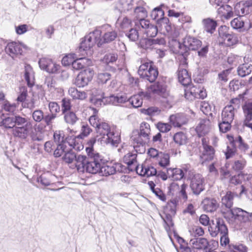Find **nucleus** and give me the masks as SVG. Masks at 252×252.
Here are the masks:
<instances>
[{
    "label": "nucleus",
    "instance_id": "nucleus-21",
    "mask_svg": "<svg viewBox=\"0 0 252 252\" xmlns=\"http://www.w3.org/2000/svg\"><path fill=\"white\" fill-rule=\"evenodd\" d=\"M116 173L115 163H105L104 159L102 158V166L101 167L100 176H108L113 175Z\"/></svg>",
    "mask_w": 252,
    "mask_h": 252
},
{
    "label": "nucleus",
    "instance_id": "nucleus-54",
    "mask_svg": "<svg viewBox=\"0 0 252 252\" xmlns=\"http://www.w3.org/2000/svg\"><path fill=\"white\" fill-rule=\"evenodd\" d=\"M19 94L17 98V100L23 103L27 100L26 99L28 95L27 89L25 87H21L19 88Z\"/></svg>",
    "mask_w": 252,
    "mask_h": 252
},
{
    "label": "nucleus",
    "instance_id": "nucleus-8",
    "mask_svg": "<svg viewBox=\"0 0 252 252\" xmlns=\"http://www.w3.org/2000/svg\"><path fill=\"white\" fill-rule=\"evenodd\" d=\"M189 174L191 175L189 178L190 180V188L193 194L199 195L205 189L204 179L200 174L193 175L192 172L189 171Z\"/></svg>",
    "mask_w": 252,
    "mask_h": 252
},
{
    "label": "nucleus",
    "instance_id": "nucleus-35",
    "mask_svg": "<svg viewBox=\"0 0 252 252\" xmlns=\"http://www.w3.org/2000/svg\"><path fill=\"white\" fill-rule=\"evenodd\" d=\"M25 79L29 87H32L34 84L33 71L30 65L25 66Z\"/></svg>",
    "mask_w": 252,
    "mask_h": 252
},
{
    "label": "nucleus",
    "instance_id": "nucleus-43",
    "mask_svg": "<svg viewBox=\"0 0 252 252\" xmlns=\"http://www.w3.org/2000/svg\"><path fill=\"white\" fill-rule=\"evenodd\" d=\"M173 140L176 144L180 146L186 143L187 138L183 132H179L175 134Z\"/></svg>",
    "mask_w": 252,
    "mask_h": 252
},
{
    "label": "nucleus",
    "instance_id": "nucleus-45",
    "mask_svg": "<svg viewBox=\"0 0 252 252\" xmlns=\"http://www.w3.org/2000/svg\"><path fill=\"white\" fill-rule=\"evenodd\" d=\"M140 130V131L139 132V134L142 136H144L145 138H146L149 140V134L150 132V127L149 124L147 123H142L141 124Z\"/></svg>",
    "mask_w": 252,
    "mask_h": 252
},
{
    "label": "nucleus",
    "instance_id": "nucleus-13",
    "mask_svg": "<svg viewBox=\"0 0 252 252\" xmlns=\"http://www.w3.org/2000/svg\"><path fill=\"white\" fill-rule=\"evenodd\" d=\"M206 139L204 138L202 139V143L203 147V151L200 156L202 163L208 161L212 160L214 157L215 150L214 148L205 143Z\"/></svg>",
    "mask_w": 252,
    "mask_h": 252
},
{
    "label": "nucleus",
    "instance_id": "nucleus-46",
    "mask_svg": "<svg viewBox=\"0 0 252 252\" xmlns=\"http://www.w3.org/2000/svg\"><path fill=\"white\" fill-rule=\"evenodd\" d=\"M126 35L131 41H136L139 37V33L137 30L136 29L130 28L127 31H124Z\"/></svg>",
    "mask_w": 252,
    "mask_h": 252
},
{
    "label": "nucleus",
    "instance_id": "nucleus-27",
    "mask_svg": "<svg viewBox=\"0 0 252 252\" xmlns=\"http://www.w3.org/2000/svg\"><path fill=\"white\" fill-rule=\"evenodd\" d=\"M107 102L113 105H117L120 103H124L127 101L128 98L126 94L122 95H111L108 97H105Z\"/></svg>",
    "mask_w": 252,
    "mask_h": 252
},
{
    "label": "nucleus",
    "instance_id": "nucleus-48",
    "mask_svg": "<svg viewBox=\"0 0 252 252\" xmlns=\"http://www.w3.org/2000/svg\"><path fill=\"white\" fill-rule=\"evenodd\" d=\"M164 12L161 10L158 6L155 7L151 12V17L153 20H155L157 21L158 19H160L164 17Z\"/></svg>",
    "mask_w": 252,
    "mask_h": 252
},
{
    "label": "nucleus",
    "instance_id": "nucleus-1",
    "mask_svg": "<svg viewBox=\"0 0 252 252\" xmlns=\"http://www.w3.org/2000/svg\"><path fill=\"white\" fill-rule=\"evenodd\" d=\"M0 126L6 129L12 128V133L14 137L26 140L30 131L32 129V123L27 118L19 115L8 116L0 112Z\"/></svg>",
    "mask_w": 252,
    "mask_h": 252
},
{
    "label": "nucleus",
    "instance_id": "nucleus-44",
    "mask_svg": "<svg viewBox=\"0 0 252 252\" xmlns=\"http://www.w3.org/2000/svg\"><path fill=\"white\" fill-rule=\"evenodd\" d=\"M118 59V55L114 53H109L106 54L102 61L103 63L109 65L110 64H113L115 63Z\"/></svg>",
    "mask_w": 252,
    "mask_h": 252
},
{
    "label": "nucleus",
    "instance_id": "nucleus-33",
    "mask_svg": "<svg viewBox=\"0 0 252 252\" xmlns=\"http://www.w3.org/2000/svg\"><path fill=\"white\" fill-rule=\"evenodd\" d=\"M157 26L161 30H165L167 32H170L172 30L171 24L169 22V20L167 17H163L161 19L158 20L156 22Z\"/></svg>",
    "mask_w": 252,
    "mask_h": 252
},
{
    "label": "nucleus",
    "instance_id": "nucleus-14",
    "mask_svg": "<svg viewBox=\"0 0 252 252\" xmlns=\"http://www.w3.org/2000/svg\"><path fill=\"white\" fill-rule=\"evenodd\" d=\"M152 92L160 96L167 95L169 91L167 89V85L163 81H158L150 86Z\"/></svg>",
    "mask_w": 252,
    "mask_h": 252
},
{
    "label": "nucleus",
    "instance_id": "nucleus-42",
    "mask_svg": "<svg viewBox=\"0 0 252 252\" xmlns=\"http://www.w3.org/2000/svg\"><path fill=\"white\" fill-rule=\"evenodd\" d=\"M160 97V102L163 107L167 109L172 107L173 98L169 93H167V95H162Z\"/></svg>",
    "mask_w": 252,
    "mask_h": 252
},
{
    "label": "nucleus",
    "instance_id": "nucleus-34",
    "mask_svg": "<svg viewBox=\"0 0 252 252\" xmlns=\"http://www.w3.org/2000/svg\"><path fill=\"white\" fill-rule=\"evenodd\" d=\"M235 194L228 191L226 192V194L221 198V203L222 205H224L226 208L231 209V207L233 204V199Z\"/></svg>",
    "mask_w": 252,
    "mask_h": 252
},
{
    "label": "nucleus",
    "instance_id": "nucleus-59",
    "mask_svg": "<svg viewBox=\"0 0 252 252\" xmlns=\"http://www.w3.org/2000/svg\"><path fill=\"white\" fill-rule=\"evenodd\" d=\"M161 156H160V160L159 161V165L163 167H166L170 163L169 156L167 154L160 153Z\"/></svg>",
    "mask_w": 252,
    "mask_h": 252
},
{
    "label": "nucleus",
    "instance_id": "nucleus-37",
    "mask_svg": "<svg viewBox=\"0 0 252 252\" xmlns=\"http://www.w3.org/2000/svg\"><path fill=\"white\" fill-rule=\"evenodd\" d=\"M232 32L226 26H222L219 29V38L222 43L224 44V41L227 39Z\"/></svg>",
    "mask_w": 252,
    "mask_h": 252
},
{
    "label": "nucleus",
    "instance_id": "nucleus-36",
    "mask_svg": "<svg viewBox=\"0 0 252 252\" xmlns=\"http://www.w3.org/2000/svg\"><path fill=\"white\" fill-rule=\"evenodd\" d=\"M63 114L64 121L68 125H74L79 120V118L73 111H71Z\"/></svg>",
    "mask_w": 252,
    "mask_h": 252
},
{
    "label": "nucleus",
    "instance_id": "nucleus-4",
    "mask_svg": "<svg viewBox=\"0 0 252 252\" xmlns=\"http://www.w3.org/2000/svg\"><path fill=\"white\" fill-rule=\"evenodd\" d=\"M208 230L212 237H220L221 246H226L229 244L228 230L223 219L218 218L211 220Z\"/></svg>",
    "mask_w": 252,
    "mask_h": 252
},
{
    "label": "nucleus",
    "instance_id": "nucleus-53",
    "mask_svg": "<svg viewBox=\"0 0 252 252\" xmlns=\"http://www.w3.org/2000/svg\"><path fill=\"white\" fill-rule=\"evenodd\" d=\"M44 116V115L43 111L40 109L35 110L32 113V119L37 123L43 121Z\"/></svg>",
    "mask_w": 252,
    "mask_h": 252
},
{
    "label": "nucleus",
    "instance_id": "nucleus-28",
    "mask_svg": "<svg viewBox=\"0 0 252 252\" xmlns=\"http://www.w3.org/2000/svg\"><path fill=\"white\" fill-rule=\"evenodd\" d=\"M92 61L86 58H80L74 60L72 66L75 70H79L90 66L92 64Z\"/></svg>",
    "mask_w": 252,
    "mask_h": 252
},
{
    "label": "nucleus",
    "instance_id": "nucleus-5",
    "mask_svg": "<svg viewBox=\"0 0 252 252\" xmlns=\"http://www.w3.org/2000/svg\"><path fill=\"white\" fill-rule=\"evenodd\" d=\"M102 29H105L107 31L101 36L102 31L99 29L94 31V34L95 39L97 41V46L101 47L104 43H109L118 37L117 32L113 30L109 25H104L101 27Z\"/></svg>",
    "mask_w": 252,
    "mask_h": 252
},
{
    "label": "nucleus",
    "instance_id": "nucleus-17",
    "mask_svg": "<svg viewBox=\"0 0 252 252\" xmlns=\"http://www.w3.org/2000/svg\"><path fill=\"white\" fill-rule=\"evenodd\" d=\"M169 121L174 126L180 127L187 124L189 119L187 116L184 113H177L172 115L169 117Z\"/></svg>",
    "mask_w": 252,
    "mask_h": 252
},
{
    "label": "nucleus",
    "instance_id": "nucleus-32",
    "mask_svg": "<svg viewBox=\"0 0 252 252\" xmlns=\"http://www.w3.org/2000/svg\"><path fill=\"white\" fill-rule=\"evenodd\" d=\"M232 7L229 5L223 3L218 9V12L220 14L224 16L226 19L232 17L233 13L232 11Z\"/></svg>",
    "mask_w": 252,
    "mask_h": 252
},
{
    "label": "nucleus",
    "instance_id": "nucleus-29",
    "mask_svg": "<svg viewBox=\"0 0 252 252\" xmlns=\"http://www.w3.org/2000/svg\"><path fill=\"white\" fill-rule=\"evenodd\" d=\"M5 51L12 55L21 54L22 52V48L21 45L16 42H11L8 43L5 47Z\"/></svg>",
    "mask_w": 252,
    "mask_h": 252
},
{
    "label": "nucleus",
    "instance_id": "nucleus-63",
    "mask_svg": "<svg viewBox=\"0 0 252 252\" xmlns=\"http://www.w3.org/2000/svg\"><path fill=\"white\" fill-rule=\"evenodd\" d=\"M62 111L63 114L66 112L71 111V104L70 100L64 98L62 100Z\"/></svg>",
    "mask_w": 252,
    "mask_h": 252
},
{
    "label": "nucleus",
    "instance_id": "nucleus-61",
    "mask_svg": "<svg viewBox=\"0 0 252 252\" xmlns=\"http://www.w3.org/2000/svg\"><path fill=\"white\" fill-rule=\"evenodd\" d=\"M103 121L99 119L98 117L96 115L91 116L89 118V122L90 124L93 127H95V129L98 127V126Z\"/></svg>",
    "mask_w": 252,
    "mask_h": 252
},
{
    "label": "nucleus",
    "instance_id": "nucleus-30",
    "mask_svg": "<svg viewBox=\"0 0 252 252\" xmlns=\"http://www.w3.org/2000/svg\"><path fill=\"white\" fill-rule=\"evenodd\" d=\"M169 178L173 180H180L182 179L185 173L182 169L178 168H168L166 169Z\"/></svg>",
    "mask_w": 252,
    "mask_h": 252
},
{
    "label": "nucleus",
    "instance_id": "nucleus-47",
    "mask_svg": "<svg viewBox=\"0 0 252 252\" xmlns=\"http://www.w3.org/2000/svg\"><path fill=\"white\" fill-rule=\"evenodd\" d=\"M139 45L142 48L146 50H152L155 48L151 38H145L142 39L140 41Z\"/></svg>",
    "mask_w": 252,
    "mask_h": 252
},
{
    "label": "nucleus",
    "instance_id": "nucleus-39",
    "mask_svg": "<svg viewBox=\"0 0 252 252\" xmlns=\"http://www.w3.org/2000/svg\"><path fill=\"white\" fill-rule=\"evenodd\" d=\"M245 119L244 122H249L252 121V102L246 103L243 106Z\"/></svg>",
    "mask_w": 252,
    "mask_h": 252
},
{
    "label": "nucleus",
    "instance_id": "nucleus-3",
    "mask_svg": "<svg viewBox=\"0 0 252 252\" xmlns=\"http://www.w3.org/2000/svg\"><path fill=\"white\" fill-rule=\"evenodd\" d=\"M98 135L101 136L98 139L102 138L106 144L117 147L121 141L120 133L116 130V128L111 127L107 123L102 122L98 127L95 129Z\"/></svg>",
    "mask_w": 252,
    "mask_h": 252
},
{
    "label": "nucleus",
    "instance_id": "nucleus-7",
    "mask_svg": "<svg viewBox=\"0 0 252 252\" xmlns=\"http://www.w3.org/2000/svg\"><path fill=\"white\" fill-rule=\"evenodd\" d=\"M138 73L140 77L153 83L157 78L158 71L152 62H145L139 66Z\"/></svg>",
    "mask_w": 252,
    "mask_h": 252
},
{
    "label": "nucleus",
    "instance_id": "nucleus-2",
    "mask_svg": "<svg viewBox=\"0 0 252 252\" xmlns=\"http://www.w3.org/2000/svg\"><path fill=\"white\" fill-rule=\"evenodd\" d=\"M88 157L79 155L78 163L80 164L78 171L87 172L93 174H99L102 166V157L92 148H87Z\"/></svg>",
    "mask_w": 252,
    "mask_h": 252
},
{
    "label": "nucleus",
    "instance_id": "nucleus-58",
    "mask_svg": "<svg viewBox=\"0 0 252 252\" xmlns=\"http://www.w3.org/2000/svg\"><path fill=\"white\" fill-rule=\"evenodd\" d=\"M111 74L107 72L99 73L97 76L98 82L105 84L110 79Z\"/></svg>",
    "mask_w": 252,
    "mask_h": 252
},
{
    "label": "nucleus",
    "instance_id": "nucleus-51",
    "mask_svg": "<svg viewBox=\"0 0 252 252\" xmlns=\"http://www.w3.org/2000/svg\"><path fill=\"white\" fill-rule=\"evenodd\" d=\"M127 101H129L134 108L140 107L143 103V99L139 95H134L130 99H128Z\"/></svg>",
    "mask_w": 252,
    "mask_h": 252
},
{
    "label": "nucleus",
    "instance_id": "nucleus-25",
    "mask_svg": "<svg viewBox=\"0 0 252 252\" xmlns=\"http://www.w3.org/2000/svg\"><path fill=\"white\" fill-rule=\"evenodd\" d=\"M92 131V129L90 126L87 124L83 123L81 126L80 133L78 135L72 138V140L74 141L73 142L74 145L76 146V144H78L77 140L83 139L88 136Z\"/></svg>",
    "mask_w": 252,
    "mask_h": 252
},
{
    "label": "nucleus",
    "instance_id": "nucleus-10",
    "mask_svg": "<svg viewBox=\"0 0 252 252\" xmlns=\"http://www.w3.org/2000/svg\"><path fill=\"white\" fill-rule=\"evenodd\" d=\"M94 75V71L90 68L85 69L81 71L77 76L75 84L78 87H84L90 82Z\"/></svg>",
    "mask_w": 252,
    "mask_h": 252
},
{
    "label": "nucleus",
    "instance_id": "nucleus-40",
    "mask_svg": "<svg viewBox=\"0 0 252 252\" xmlns=\"http://www.w3.org/2000/svg\"><path fill=\"white\" fill-rule=\"evenodd\" d=\"M54 176L51 172H48L46 173L42 174L39 178H38V182H40L43 185L45 186H49L52 182V178Z\"/></svg>",
    "mask_w": 252,
    "mask_h": 252
},
{
    "label": "nucleus",
    "instance_id": "nucleus-49",
    "mask_svg": "<svg viewBox=\"0 0 252 252\" xmlns=\"http://www.w3.org/2000/svg\"><path fill=\"white\" fill-rule=\"evenodd\" d=\"M141 112L144 114L152 116L159 114L160 110L157 107H150L147 109H141Z\"/></svg>",
    "mask_w": 252,
    "mask_h": 252
},
{
    "label": "nucleus",
    "instance_id": "nucleus-9",
    "mask_svg": "<svg viewBox=\"0 0 252 252\" xmlns=\"http://www.w3.org/2000/svg\"><path fill=\"white\" fill-rule=\"evenodd\" d=\"M135 26L140 29L142 32L146 34L147 36L155 37L157 35L158 32L157 26L152 24L148 20L140 19Z\"/></svg>",
    "mask_w": 252,
    "mask_h": 252
},
{
    "label": "nucleus",
    "instance_id": "nucleus-23",
    "mask_svg": "<svg viewBox=\"0 0 252 252\" xmlns=\"http://www.w3.org/2000/svg\"><path fill=\"white\" fill-rule=\"evenodd\" d=\"M203 210L207 212H213L218 207V204L214 198H206L202 202Z\"/></svg>",
    "mask_w": 252,
    "mask_h": 252
},
{
    "label": "nucleus",
    "instance_id": "nucleus-56",
    "mask_svg": "<svg viewBox=\"0 0 252 252\" xmlns=\"http://www.w3.org/2000/svg\"><path fill=\"white\" fill-rule=\"evenodd\" d=\"M103 93L101 94L94 95L91 99V101L96 107L101 106L103 102V99L105 97L103 96Z\"/></svg>",
    "mask_w": 252,
    "mask_h": 252
},
{
    "label": "nucleus",
    "instance_id": "nucleus-15",
    "mask_svg": "<svg viewBox=\"0 0 252 252\" xmlns=\"http://www.w3.org/2000/svg\"><path fill=\"white\" fill-rule=\"evenodd\" d=\"M95 36L94 34V31L85 36L80 43L79 51H86L92 47L94 44L97 45V41L95 39Z\"/></svg>",
    "mask_w": 252,
    "mask_h": 252
},
{
    "label": "nucleus",
    "instance_id": "nucleus-55",
    "mask_svg": "<svg viewBox=\"0 0 252 252\" xmlns=\"http://www.w3.org/2000/svg\"><path fill=\"white\" fill-rule=\"evenodd\" d=\"M231 25L234 29H241L244 26V22L241 19V16H239L231 22Z\"/></svg>",
    "mask_w": 252,
    "mask_h": 252
},
{
    "label": "nucleus",
    "instance_id": "nucleus-22",
    "mask_svg": "<svg viewBox=\"0 0 252 252\" xmlns=\"http://www.w3.org/2000/svg\"><path fill=\"white\" fill-rule=\"evenodd\" d=\"M78 158L79 155L77 156L75 152L72 150L66 151L62 157V160L66 163L70 164L75 162V167L78 170L80 164L78 163Z\"/></svg>",
    "mask_w": 252,
    "mask_h": 252
},
{
    "label": "nucleus",
    "instance_id": "nucleus-24",
    "mask_svg": "<svg viewBox=\"0 0 252 252\" xmlns=\"http://www.w3.org/2000/svg\"><path fill=\"white\" fill-rule=\"evenodd\" d=\"M235 111V109L232 104L226 105L223 108L221 113L222 120L232 122L234 117Z\"/></svg>",
    "mask_w": 252,
    "mask_h": 252
},
{
    "label": "nucleus",
    "instance_id": "nucleus-57",
    "mask_svg": "<svg viewBox=\"0 0 252 252\" xmlns=\"http://www.w3.org/2000/svg\"><path fill=\"white\" fill-rule=\"evenodd\" d=\"M48 107L51 114L57 117V114L60 112V106L56 102H50Z\"/></svg>",
    "mask_w": 252,
    "mask_h": 252
},
{
    "label": "nucleus",
    "instance_id": "nucleus-41",
    "mask_svg": "<svg viewBox=\"0 0 252 252\" xmlns=\"http://www.w3.org/2000/svg\"><path fill=\"white\" fill-rule=\"evenodd\" d=\"M68 92L71 96L75 99L83 100L87 97V94L85 92H81L75 88H70Z\"/></svg>",
    "mask_w": 252,
    "mask_h": 252
},
{
    "label": "nucleus",
    "instance_id": "nucleus-31",
    "mask_svg": "<svg viewBox=\"0 0 252 252\" xmlns=\"http://www.w3.org/2000/svg\"><path fill=\"white\" fill-rule=\"evenodd\" d=\"M252 71V64L249 63L240 64L237 68L238 75L244 77L249 75Z\"/></svg>",
    "mask_w": 252,
    "mask_h": 252
},
{
    "label": "nucleus",
    "instance_id": "nucleus-60",
    "mask_svg": "<svg viewBox=\"0 0 252 252\" xmlns=\"http://www.w3.org/2000/svg\"><path fill=\"white\" fill-rule=\"evenodd\" d=\"M238 41V39L236 35L232 32L224 41V44L227 46H230L236 44Z\"/></svg>",
    "mask_w": 252,
    "mask_h": 252
},
{
    "label": "nucleus",
    "instance_id": "nucleus-64",
    "mask_svg": "<svg viewBox=\"0 0 252 252\" xmlns=\"http://www.w3.org/2000/svg\"><path fill=\"white\" fill-rule=\"evenodd\" d=\"M157 127L160 132L163 133L169 131L171 128V126L169 124L161 122L158 123Z\"/></svg>",
    "mask_w": 252,
    "mask_h": 252
},
{
    "label": "nucleus",
    "instance_id": "nucleus-38",
    "mask_svg": "<svg viewBox=\"0 0 252 252\" xmlns=\"http://www.w3.org/2000/svg\"><path fill=\"white\" fill-rule=\"evenodd\" d=\"M204 30L208 32L213 33L215 30L217 26V22L216 21L207 18L203 20Z\"/></svg>",
    "mask_w": 252,
    "mask_h": 252
},
{
    "label": "nucleus",
    "instance_id": "nucleus-50",
    "mask_svg": "<svg viewBox=\"0 0 252 252\" xmlns=\"http://www.w3.org/2000/svg\"><path fill=\"white\" fill-rule=\"evenodd\" d=\"M186 89H185V92H186V95L188 96L189 93L191 94L193 96L198 97V93L199 88H197L196 86H192L190 85V83L187 86Z\"/></svg>",
    "mask_w": 252,
    "mask_h": 252
},
{
    "label": "nucleus",
    "instance_id": "nucleus-20",
    "mask_svg": "<svg viewBox=\"0 0 252 252\" xmlns=\"http://www.w3.org/2000/svg\"><path fill=\"white\" fill-rule=\"evenodd\" d=\"M210 129V122L208 119L201 120L196 126L195 131L199 137H202L208 133Z\"/></svg>",
    "mask_w": 252,
    "mask_h": 252
},
{
    "label": "nucleus",
    "instance_id": "nucleus-11",
    "mask_svg": "<svg viewBox=\"0 0 252 252\" xmlns=\"http://www.w3.org/2000/svg\"><path fill=\"white\" fill-rule=\"evenodd\" d=\"M229 212L236 225H238V222L241 223L249 221L251 216L250 213L239 208H234L230 209Z\"/></svg>",
    "mask_w": 252,
    "mask_h": 252
},
{
    "label": "nucleus",
    "instance_id": "nucleus-18",
    "mask_svg": "<svg viewBox=\"0 0 252 252\" xmlns=\"http://www.w3.org/2000/svg\"><path fill=\"white\" fill-rule=\"evenodd\" d=\"M54 141L56 143V145H59V144H65L67 142L68 144L73 146V148L75 147V146L73 144V141L72 140V137L64 138V134L63 131L61 130H56L54 133Z\"/></svg>",
    "mask_w": 252,
    "mask_h": 252
},
{
    "label": "nucleus",
    "instance_id": "nucleus-16",
    "mask_svg": "<svg viewBox=\"0 0 252 252\" xmlns=\"http://www.w3.org/2000/svg\"><path fill=\"white\" fill-rule=\"evenodd\" d=\"M130 140L132 142L133 147L136 152L140 151V150L138 149V148L141 146L143 147L149 141L146 138H145L144 136H142L139 134L138 131L133 132Z\"/></svg>",
    "mask_w": 252,
    "mask_h": 252
},
{
    "label": "nucleus",
    "instance_id": "nucleus-19",
    "mask_svg": "<svg viewBox=\"0 0 252 252\" xmlns=\"http://www.w3.org/2000/svg\"><path fill=\"white\" fill-rule=\"evenodd\" d=\"M179 82L182 85L186 86L189 85L191 81L190 75L187 70L185 68L179 66L177 72Z\"/></svg>",
    "mask_w": 252,
    "mask_h": 252
},
{
    "label": "nucleus",
    "instance_id": "nucleus-6",
    "mask_svg": "<svg viewBox=\"0 0 252 252\" xmlns=\"http://www.w3.org/2000/svg\"><path fill=\"white\" fill-rule=\"evenodd\" d=\"M202 46V41L194 37L187 36L184 38L183 44L178 43L179 54L185 57L188 56L189 51L198 50Z\"/></svg>",
    "mask_w": 252,
    "mask_h": 252
},
{
    "label": "nucleus",
    "instance_id": "nucleus-12",
    "mask_svg": "<svg viewBox=\"0 0 252 252\" xmlns=\"http://www.w3.org/2000/svg\"><path fill=\"white\" fill-rule=\"evenodd\" d=\"M40 68L49 73H57L60 66L54 63L53 61L48 58H42L38 61Z\"/></svg>",
    "mask_w": 252,
    "mask_h": 252
},
{
    "label": "nucleus",
    "instance_id": "nucleus-62",
    "mask_svg": "<svg viewBox=\"0 0 252 252\" xmlns=\"http://www.w3.org/2000/svg\"><path fill=\"white\" fill-rule=\"evenodd\" d=\"M231 123L228 121L222 120V122L219 125L220 131L223 133L227 132L231 128Z\"/></svg>",
    "mask_w": 252,
    "mask_h": 252
},
{
    "label": "nucleus",
    "instance_id": "nucleus-26",
    "mask_svg": "<svg viewBox=\"0 0 252 252\" xmlns=\"http://www.w3.org/2000/svg\"><path fill=\"white\" fill-rule=\"evenodd\" d=\"M190 244L192 245L193 249L205 250L208 248L209 243L206 238H194L190 240Z\"/></svg>",
    "mask_w": 252,
    "mask_h": 252
},
{
    "label": "nucleus",
    "instance_id": "nucleus-52",
    "mask_svg": "<svg viewBox=\"0 0 252 252\" xmlns=\"http://www.w3.org/2000/svg\"><path fill=\"white\" fill-rule=\"evenodd\" d=\"M57 147L55 150L54 151L53 155L55 158H59L61 157L63 154H64L65 151V149L66 148V146L65 144H59V145H56Z\"/></svg>",
    "mask_w": 252,
    "mask_h": 252
}]
</instances>
